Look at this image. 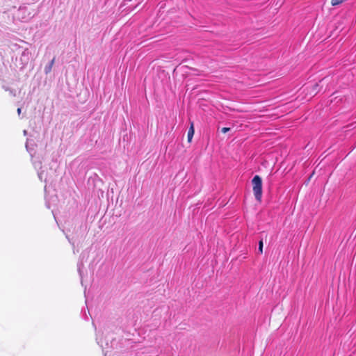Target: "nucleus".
<instances>
[{"label":"nucleus","instance_id":"1","mask_svg":"<svg viewBox=\"0 0 356 356\" xmlns=\"http://www.w3.org/2000/svg\"><path fill=\"white\" fill-rule=\"evenodd\" d=\"M252 190L257 201L261 202L262 198V179L255 175L252 179Z\"/></svg>","mask_w":356,"mask_h":356},{"label":"nucleus","instance_id":"2","mask_svg":"<svg viewBox=\"0 0 356 356\" xmlns=\"http://www.w3.org/2000/svg\"><path fill=\"white\" fill-rule=\"evenodd\" d=\"M194 127H193V123H191V127L190 128L188 129V142H191L192 138H193V136L194 135Z\"/></svg>","mask_w":356,"mask_h":356},{"label":"nucleus","instance_id":"3","mask_svg":"<svg viewBox=\"0 0 356 356\" xmlns=\"http://www.w3.org/2000/svg\"><path fill=\"white\" fill-rule=\"evenodd\" d=\"M54 62H55V58H54L51 60L49 64L45 67L44 72H45L46 74H48V73H49L51 71V69H52V67H53V65L54 64Z\"/></svg>","mask_w":356,"mask_h":356},{"label":"nucleus","instance_id":"4","mask_svg":"<svg viewBox=\"0 0 356 356\" xmlns=\"http://www.w3.org/2000/svg\"><path fill=\"white\" fill-rule=\"evenodd\" d=\"M263 246H264L263 238H261L259 240V244H258V253L260 254H261L263 253Z\"/></svg>","mask_w":356,"mask_h":356},{"label":"nucleus","instance_id":"5","mask_svg":"<svg viewBox=\"0 0 356 356\" xmlns=\"http://www.w3.org/2000/svg\"><path fill=\"white\" fill-rule=\"evenodd\" d=\"M344 0H332V5L335 6L341 4Z\"/></svg>","mask_w":356,"mask_h":356},{"label":"nucleus","instance_id":"6","mask_svg":"<svg viewBox=\"0 0 356 356\" xmlns=\"http://www.w3.org/2000/svg\"><path fill=\"white\" fill-rule=\"evenodd\" d=\"M231 129V128L229 127H223L222 129H221V131L224 134L228 132L229 130Z\"/></svg>","mask_w":356,"mask_h":356},{"label":"nucleus","instance_id":"7","mask_svg":"<svg viewBox=\"0 0 356 356\" xmlns=\"http://www.w3.org/2000/svg\"><path fill=\"white\" fill-rule=\"evenodd\" d=\"M17 113H18L19 115L21 113V108H17Z\"/></svg>","mask_w":356,"mask_h":356}]
</instances>
